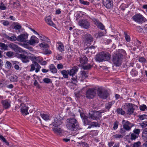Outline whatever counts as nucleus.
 I'll list each match as a JSON object with an SVG mask.
<instances>
[{
    "label": "nucleus",
    "mask_w": 147,
    "mask_h": 147,
    "mask_svg": "<svg viewBox=\"0 0 147 147\" xmlns=\"http://www.w3.org/2000/svg\"><path fill=\"white\" fill-rule=\"evenodd\" d=\"M123 58L122 54L119 53H117L113 55L112 61L115 65L119 66L121 64Z\"/></svg>",
    "instance_id": "obj_4"
},
{
    "label": "nucleus",
    "mask_w": 147,
    "mask_h": 147,
    "mask_svg": "<svg viewBox=\"0 0 147 147\" xmlns=\"http://www.w3.org/2000/svg\"><path fill=\"white\" fill-rule=\"evenodd\" d=\"M18 78L16 75L13 76H11L10 78V80L12 82H17L18 81Z\"/></svg>",
    "instance_id": "obj_37"
},
{
    "label": "nucleus",
    "mask_w": 147,
    "mask_h": 147,
    "mask_svg": "<svg viewBox=\"0 0 147 147\" xmlns=\"http://www.w3.org/2000/svg\"><path fill=\"white\" fill-rule=\"evenodd\" d=\"M98 36L97 38H100L104 35V32H99L98 33Z\"/></svg>",
    "instance_id": "obj_58"
},
{
    "label": "nucleus",
    "mask_w": 147,
    "mask_h": 147,
    "mask_svg": "<svg viewBox=\"0 0 147 147\" xmlns=\"http://www.w3.org/2000/svg\"><path fill=\"white\" fill-rule=\"evenodd\" d=\"M80 3L84 5H88L89 4V2L86 1H84L83 0H79Z\"/></svg>",
    "instance_id": "obj_43"
},
{
    "label": "nucleus",
    "mask_w": 147,
    "mask_h": 147,
    "mask_svg": "<svg viewBox=\"0 0 147 147\" xmlns=\"http://www.w3.org/2000/svg\"><path fill=\"white\" fill-rule=\"evenodd\" d=\"M96 90L94 88H89L86 91V97L89 99L93 98L96 95Z\"/></svg>",
    "instance_id": "obj_7"
},
{
    "label": "nucleus",
    "mask_w": 147,
    "mask_h": 147,
    "mask_svg": "<svg viewBox=\"0 0 147 147\" xmlns=\"http://www.w3.org/2000/svg\"><path fill=\"white\" fill-rule=\"evenodd\" d=\"M39 45L40 47H42L43 49H46L48 47V45L45 43H41L39 44Z\"/></svg>",
    "instance_id": "obj_40"
},
{
    "label": "nucleus",
    "mask_w": 147,
    "mask_h": 147,
    "mask_svg": "<svg viewBox=\"0 0 147 147\" xmlns=\"http://www.w3.org/2000/svg\"><path fill=\"white\" fill-rule=\"evenodd\" d=\"M92 21H93L94 23L100 29L102 30H103L104 29V26L99 21L98 19L95 18H93L92 19Z\"/></svg>",
    "instance_id": "obj_15"
},
{
    "label": "nucleus",
    "mask_w": 147,
    "mask_h": 147,
    "mask_svg": "<svg viewBox=\"0 0 147 147\" xmlns=\"http://www.w3.org/2000/svg\"><path fill=\"white\" fill-rule=\"evenodd\" d=\"M84 36L85 39L84 40L86 43H89L93 41V38L90 34H86Z\"/></svg>",
    "instance_id": "obj_18"
},
{
    "label": "nucleus",
    "mask_w": 147,
    "mask_h": 147,
    "mask_svg": "<svg viewBox=\"0 0 147 147\" xmlns=\"http://www.w3.org/2000/svg\"><path fill=\"white\" fill-rule=\"evenodd\" d=\"M105 112L104 110L100 111H92L89 113V118H90L93 120H97L99 119L101 117V113Z\"/></svg>",
    "instance_id": "obj_5"
},
{
    "label": "nucleus",
    "mask_w": 147,
    "mask_h": 147,
    "mask_svg": "<svg viewBox=\"0 0 147 147\" xmlns=\"http://www.w3.org/2000/svg\"><path fill=\"white\" fill-rule=\"evenodd\" d=\"M63 141L66 142H68L70 141V139L69 138L67 137H66L64 138H63Z\"/></svg>",
    "instance_id": "obj_64"
},
{
    "label": "nucleus",
    "mask_w": 147,
    "mask_h": 147,
    "mask_svg": "<svg viewBox=\"0 0 147 147\" xmlns=\"http://www.w3.org/2000/svg\"><path fill=\"white\" fill-rule=\"evenodd\" d=\"M29 44L31 45H33L35 43H38L39 42L38 39L34 36H32L31 37L30 40H28Z\"/></svg>",
    "instance_id": "obj_24"
},
{
    "label": "nucleus",
    "mask_w": 147,
    "mask_h": 147,
    "mask_svg": "<svg viewBox=\"0 0 147 147\" xmlns=\"http://www.w3.org/2000/svg\"><path fill=\"white\" fill-rule=\"evenodd\" d=\"M141 144V142L140 141H138L135 143L132 144L130 146L129 145H127L126 146V147H139Z\"/></svg>",
    "instance_id": "obj_34"
},
{
    "label": "nucleus",
    "mask_w": 147,
    "mask_h": 147,
    "mask_svg": "<svg viewBox=\"0 0 147 147\" xmlns=\"http://www.w3.org/2000/svg\"><path fill=\"white\" fill-rule=\"evenodd\" d=\"M66 126L67 129L71 131L79 129V124L77 120L72 118L67 119L66 121Z\"/></svg>",
    "instance_id": "obj_1"
},
{
    "label": "nucleus",
    "mask_w": 147,
    "mask_h": 147,
    "mask_svg": "<svg viewBox=\"0 0 147 147\" xmlns=\"http://www.w3.org/2000/svg\"><path fill=\"white\" fill-rule=\"evenodd\" d=\"M43 81L46 83H49L51 82V79L48 78H45L43 79Z\"/></svg>",
    "instance_id": "obj_48"
},
{
    "label": "nucleus",
    "mask_w": 147,
    "mask_h": 147,
    "mask_svg": "<svg viewBox=\"0 0 147 147\" xmlns=\"http://www.w3.org/2000/svg\"><path fill=\"white\" fill-rule=\"evenodd\" d=\"M118 53H120L122 55L123 58V56H125L126 55V53L125 51L124 50L122 49L120 50L119 52H118Z\"/></svg>",
    "instance_id": "obj_51"
},
{
    "label": "nucleus",
    "mask_w": 147,
    "mask_h": 147,
    "mask_svg": "<svg viewBox=\"0 0 147 147\" xmlns=\"http://www.w3.org/2000/svg\"><path fill=\"white\" fill-rule=\"evenodd\" d=\"M127 108V114L130 115L133 113L135 107L137 106L131 103H128L126 105Z\"/></svg>",
    "instance_id": "obj_13"
},
{
    "label": "nucleus",
    "mask_w": 147,
    "mask_h": 147,
    "mask_svg": "<svg viewBox=\"0 0 147 147\" xmlns=\"http://www.w3.org/2000/svg\"><path fill=\"white\" fill-rule=\"evenodd\" d=\"M19 57L23 63H27L29 61L28 57L24 54H20Z\"/></svg>",
    "instance_id": "obj_22"
},
{
    "label": "nucleus",
    "mask_w": 147,
    "mask_h": 147,
    "mask_svg": "<svg viewBox=\"0 0 147 147\" xmlns=\"http://www.w3.org/2000/svg\"><path fill=\"white\" fill-rule=\"evenodd\" d=\"M132 19L134 21L138 23H142L145 19L143 16L140 13H138L134 16Z\"/></svg>",
    "instance_id": "obj_9"
},
{
    "label": "nucleus",
    "mask_w": 147,
    "mask_h": 147,
    "mask_svg": "<svg viewBox=\"0 0 147 147\" xmlns=\"http://www.w3.org/2000/svg\"><path fill=\"white\" fill-rule=\"evenodd\" d=\"M98 94L99 96L103 99H105L108 95L107 91L105 89L102 88H99L98 90Z\"/></svg>",
    "instance_id": "obj_6"
},
{
    "label": "nucleus",
    "mask_w": 147,
    "mask_h": 147,
    "mask_svg": "<svg viewBox=\"0 0 147 147\" xmlns=\"http://www.w3.org/2000/svg\"><path fill=\"white\" fill-rule=\"evenodd\" d=\"M71 83L75 84H77L78 82L77 76H72V78L71 79Z\"/></svg>",
    "instance_id": "obj_33"
},
{
    "label": "nucleus",
    "mask_w": 147,
    "mask_h": 147,
    "mask_svg": "<svg viewBox=\"0 0 147 147\" xmlns=\"http://www.w3.org/2000/svg\"><path fill=\"white\" fill-rule=\"evenodd\" d=\"M30 71H32L35 70V72L36 73L39 71L41 68V66L37 62H32V63L30 65Z\"/></svg>",
    "instance_id": "obj_11"
},
{
    "label": "nucleus",
    "mask_w": 147,
    "mask_h": 147,
    "mask_svg": "<svg viewBox=\"0 0 147 147\" xmlns=\"http://www.w3.org/2000/svg\"><path fill=\"white\" fill-rule=\"evenodd\" d=\"M40 115L45 120L47 121L49 119V115L48 114L41 113Z\"/></svg>",
    "instance_id": "obj_32"
},
{
    "label": "nucleus",
    "mask_w": 147,
    "mask_h": 147,
    "mask_svg": "<svg viewBox=\"0 0 147 147\" xmlns=\"http://www.w3.org/2000/svg\"><path fill=\"white\" fill-rule=\"evenodd\" d=\"M117 112L118 114H121L122 115H124L125 114V112L121 108H118L117 109Z\"/></svg>",
    "instance_id": "obj_35"
},
{
    "label": "nucleus",
    "mask_w": 147,
    "mask_h": 147,
    "mask_svg": "<svg viewBox=\"0 0 147 147\" xmlns=\"http://www.w3.org/2000/svg\"><path fill=\"white\" fill-rule=\"evenodd\" d=\"M142 138L145 142L146 141V140H147V135L142 134Z\"/></svg>",
    "instance_id": "obj_61"
},
{
    "label": "nucleus",
    "mask_w": 147,
    "mask_h": 147,
    "mask_svg": "<svg viewBox=\"0 0 147 147\" xmlns=\"http://www.w3.org/2000/svg\"><path fill=\"white\" fill-rule=\"evenodd\" d=\"M137 138V137L135 134L133 133L131 135V140H135Z\"/></svg>",
    "instance_id": "obj_56"
},
{
    "label": "nucleus",
    "mask_w": 147,
    "mask_h": 147,
    "mask_svg": "<svg viewBox=\"0 0 147 147\" xmlns=\"http://www.w3.org/2000/svg\"><path fill=\"white\" fill-rule=\"evenodd\" d=\"M11 64L9 61H7L5 63V67L6 68L10 69L11 68Z\"/></svg>",
    "instance_id": "obj_42"
},
{
    "label": "nucleus",
    "mask_w": 147,
    "mask_h": 147,
    "mask_svg": "<svg viewBox=\"0 0 147 147\" xmlns=\"http://www.w3.org/2000/svg\"><path fill=\"white\" fill-rule=\"evenodd\" d=\"M88 73L84 71H81L80 72V78H81L80 81H83V80L88 77Z\"/></svg>",
    "instance_id": "obj_25"
},
{
    "label": "nucleus",
    "mask_w": 147,
    "mask_h": 147,
    "mask_svg": "<svg viewBox=\"0 0 147 147\" xmlns=\"http://www.w3.org/2000/svg\"><path fill=\"white\" fill-rule=\"evenodd\" d=\"M78 68L77 66H75L72 67L69 71V75L70 76H74L78 72Z\"/></svg>",
    "instance_id": "obj_23"
},
{
    "label": "nucleus",
    "mask_w": 147,
    "mask_h": 147,
    "mask_svg": "<svg viewBox=\"0 0 147 147\" xmlns=\"http://www.w3.org/2000/svg\"><path fill=\"white\" fill-rule=\"evenodd\" d=\"M124 34L125 35V40L127 42H129L130 41V38L129 35H127L125 33H124Z\"/></svg>",
    "instance_id": "obj_54"
},
{
    "label": "nucleus",
    "mask_w": 147,
    "mask_h": 147,
    "mask_svg": "<svg viewBox=\"0 0 147 147\" xmlns=\"http://www.w3.org/2000/svg\"><path fill=\"white\" fill-rule=\"evenodd\" d=\"M43 53L45 55L50 54L51 53V52L50 50L46 49L43 51Z\"/></svg>",
    "instance_id": "obj_46"
},
{
    "label": "nucleus",
    "mask_w": 147,
    "mask_h": 147,
    "mask_svg": "<svg viewBox=\"0 0 147 147\" xmlns=\"http://www.w3.org/2000/svg\"><path fill=\"white\" fill-rule=\"evenodd\" d=\"M104 5L108 9H111L113 6V1L112 0L103 3Z\"/></svg>",
    "instance_id": "obj_27"
},
{
    "label": "nucleus",
    "mask_w": 147,
    "mask_h": 147,
    "mask_svg": "<svg viewBox=\"0 0 147 147\" xmlns=\"http://www.w3.org/2000/svg\"><path fill=\"white\" fill-rule=\"evenodd\" d=\"M6 9V7L5 5L2 2L0 5V9L1 10H4Z\"/></svg>",
    "instance_id": "obj_49"
},
{
    "label": "nucleus",
    "mask_w": 147,
    "mask_h": 147,
    "mask_svg": "<svg viewBox=\"0 0 147 147\" xmlns=\"http://www.w3.org/2000/svg\"><path fill=\"white\" fill-rule=\"evenodd\" d=\"M31 121L35 124H41V119L38 117H33L31 119Z\"/></svg>",
    "instance_id": "obj_26"
},
{
    "label": "nucleus",
    "mask_w": 147,
    "mask_h": 147,
    "mask_svg": "<svg viewBox=\"0 0 147 147\" xmlns=\"http://www.w3.org/2000/svg\"><path fill=\"white\" fill-rule=\"evenodd\" d=\"M79 143L80 144H82L83 146H84L85 147H87L88 146L87 144L82 142H80Z\"/></svg>",
    "instance_id": "obj_63"
},
{
    "label": "nucleus",
    "mask_w": 147,
    "mask_h": 147,
    "mask_svg": "<svg viewBox=\"0 0 147 147\" xmlns=\"http://www.w3.org/2000/svg\"><path fill=\"white\" fill-rule=\"evenodd\" d=\"M119 122L117 121H116L114 123V126L113 128L114 129H116L118 127V126Z\"/></svg>",
    "instance_id": "obj_50"
},
{
    "label": "nucleus",
    "mask_w": 147,
    "mask_h": 147,
    "mask_svg": "<svg viewBox=\"0 0 147 147\" xmlns=\"http://www.w3.org/2000/svg\"><path fill=\"white\" fill-rule=\"evenodd\" d=\"M138 61L140 62L143 63H144L146 62V59L142 57H139Z\"/></svg>",
    "instance_id": "obj_44"
},
{
    "label": "nucleus",
    "mask_w": 147,
    "mask_h": 147,
    "mask_svg": "<svg viewBox=\"0 0 147 147\" xmlns=\"http://www.w3.org/2000/svg\"><path fill=\"white\" fill-rule=\"evenodd\" d=\"M28 107L24 104H21L20 110L23 115H26L29 114L28 112Z\"/></svg>",
    "instance_id": "obj_17"
},
{
    "label": "nucleus",
    "mask_w": 147,
    "mask_h": 147,
    "mask_svg": "<svg viewBox=\"0 0 147 147\" xmlns=\"http://www.w3.org/2000/svg\"><path fill=\"white\" fill-rule=\"evenodd\" d=\"M80 115L83 120V122L85 125H90L91 123L90 121L88 119L89 117H87L85 115L84 113H80Z\"/></svg>",
    "instance_id": "obj_19"
},
{
    "label": "nucleus",
    "mask_w": 147,
    "mask_h": 147,
    "mask_svg": "<svg viewBox=\"0 0 147 147\" xmlns=\"http://www.w3.org/2000/svg\"><path fill=\"white\" fill-rule=\"evenodd\" d=\"M50 70L53 73H56L57 72V69L53 64L49 66Z\"/></svg>",
    "instance_id": "obj_31"
},
{
    "label": "nucleus",
    "mask_w": 147,
    "mask_h": 147,
    "mask_svg": "<svg viewBox=\"0 0 147 147\" xmlns=\"http://www.w3.org/2000/svg\"><path fill=\"white\" fill-rule=\"evenodd\" d=\"M0 47H2L1 49H3L4 50H7V46L5 44L0 42Z\"/></svg>",
    "instance_id": "obj_39"
},
{
    "label": "nucleus",
    "mask_w": 147,
    "mask_h": 147,
    "mask_svg": "<svg viewBox=\"0 0 147 147\" xmlns=\"http://www.w3.org/2000/svg\"><path fill=\"white\" fill-rule=\"evenodd\" d=\"M146 108V106L145 105H143L140 107V109L142 111H144Z\"/></svg>",
    "instance_id": "obj_52"
},
{
    "label": "nucleus",
    "mask_w": 147,
    "mask_h": 147,
    "mask_svg": "<svg viewBox=\"0 0 147 147\" xmlns=\"http://www.w3.org/2000/svg\"><path fill=\"white\" fill-rule=\"evenodd\" d=\"M0 139L2 140L7 144H8V143L7 141L2 136V135H0Z\"/></svg>",
    "instance_id": "obj_53"
},
{
    "label": "nucleus",
    "mask_w": 147,
    "mask_h": 147,
    "mask_svg": "<svg viewBox=\"0 0 147 147\" xmlns=\"http://www.w3.org/2000/svg\"><path fill=\"white\" fill-rule=\"evenodd\" d=\"M78 24L82 28L88 29L90 27V22L86 19H82L78 22Z\"/></svg>",
    "instance_id": "obj_8"
},
{
    "label": "nucleus",
    "mask_w": 147,
    "mask_h": 147,
    "mask_svg": "<svg viewBox=\"0 0 147 147\" xmlns=\"http://www.w3.org/2000/svg\"><path fill=\"white\" fill-rule=\"evenodd\" d=\"M59 126H53V131L57 135H61L64 132L63 130L59 127Z\"/></svg>",
    "instance_id": "obj_16"
},
{
    "label": "nucleus",
    "mask_w": 147,
    "mask_h": 147,
    "mask_svg": "<svg viewBox=\"0 0 147 147\" xmlns=\"http://www.w3.org/2000/svg\"><path fill=\"white\" fill-rule=\"evenodd\" d=\"M31 61L32 62H37V58L35 57H31Z\"/></svg>",
    "instance_id": "obj_60"
},
{
    "label": "nucleus",
    "mask_w": 147,
    "mask_h": 147,
    "mask_svg": "<svg viewBox=\"0 0 147 147\" xmlns=\"http://www.w3.org/2000/svg\"><path fill=\"white\" fill-rule=\"evenodd\" d=\"M28 35L27 34H23L18 36L17 41L19 42H26L28 41L27 40Z\"/></svg>",
    "instance_id": "obj_12"
},
{
    "label": "nucleus",
    "mask_w": 147,
    "mask_h": 147,
    "mask_svg": "<svg viewBox=\"0 0 147 147\" xmlns=\"http://www.w3.org/2000/svg\"><path fill=\"white\" fill-rule=\"evenodd\" d=\"M63 67V66L61 63L57 65V68L59 69H62Z\"/></svg>",
    "instance_id": "obj_59"
},
{
    "label": "nucleus",
    "mask_w": 147,
    "mask_h": 147,
    "mask_svg": "<svg viewBox=\"0 0 147 147\" xmlns=\"http://www.w3.org/2000/svg\"><path fill=\"white\" fill-rule=\"evenodd\" d=\"M111 57V55L109 53L102 52L96 55L95 59L97 61L102 62L109 61Z\"/></svg>",
    "instance_id": "obj_2"
},
{
    "label": "nucleus",
    "mask_w": 147,
    "mask_h": 147,
    "mask_svg": "<svg viewBox=\"0 0 147 147\" xmlns=\"http://www.w3.org/2000/svg\"><path fill=\"white\" fill-rule=\"evenodd\" d=\"M8 40L11 41H15L16 40H17V38L16 36L13 35L11 37H9L6 34H5L4 36Z\"/></svg>",
    "instance_id": "obj_30"
},
{
    "label": "nucleus",
    "mask_w": 147,
    "mask_h": 147,
    "mask_svg": "<svg viewBox=\"0 0 147 147\" xmlns=\"http://www.w3.org/2000/svg\"><path fill=\"white\" fill-rule=\"evenodd\" d=\"M80 64V65L84 69H90L92 66L90 64L86 65L88 61V59L84 55H81L79 58V60Z\"/></svg>",
    "instance_id": "obj_3"
},
{
    "label": "nucleus",
    "mask_w": 147,
    "mask_h": 147,
    "mask_svg": "<svg viewBox=\"0 0 147 147\" xmlns=\"http://www.w3.org/2000/svg\"><path fill=\"white\" fill-rule=\"evenodd\" d=\"M21 28V26L20 24H17L14 26V28L15 30H19Z\"/></svg>",
    "instance_id": "obj_57"
},
{
    "label": "nucleus",
    "mask_w": 147,
    "mask_h": 147,
    "mask_svg": "<svg viewBox=\"0 0 147 147\" xmlns=\"http://www.w3.org/2000/svg\"><path fill=\"white\" fill-rule=\"evenodd\" d=\"M5 55L8 57L10 58L14 55V53L11 51H8L5 53Z\"/></svg>",
    "instance_id": "obj_38"
},
{
    "label": "nucleus",
    "mask_w": 147,
    "mask_h": 147,
    "mask_svg": "<svg viewBox=\"0 0 147 147\" xmlns=\"http://www.w3.org/2000/svg\"><path fill=\"white\" fill-rule=\"evenodd\" d=\"M9 47L11 49L16 52H20L22 51V49L15 44L13 43L10 44Z\"/></svg>",
    "instance_id": "obj_20"
},
{
    "label": "nucleus",
    "mask_w": 147,
    "mask_h": 147,
    "mask_svg": "<svg viewBox=\"0 0 147 147\" xmlns=\"http://www.w3.org/2000/svg\"><path fill=\"white\" fill-rule=\"evenodd\" d=\"M62 123L61 119L59 118V117H55L54 118V121L50 125L52 126H59Z\"/></svg>",
    "instance_id": "obj_14"
},
{
    "label": "nucleus",
    "mask_w": 147,
    "mask_h": 147,
    "mask_svg": "<svg viewBox=\"0 0 147 147\" xmlns=\"http://www.w3.org/2000/svg\"><path fill=\"white\" fill-rule=\"evenodd\" d=\"M64 47L63 45L62 44L60 43L59 45V46L58 47V49L60 51H62L64 50Z\"/></svg>",
    "instance_id": "obj_41"
},
{
    "label": "nucleus",
    "mask_w": 147,
    "mask_h": 147,
    "mask_svg": "<svg viewBox=\"0 0 147 147\" xmlns=\"http://www.w3.org/2000/svg\"><path fill=\"white\" fill-rule=\"evenodd\" d=\"M45 20L46 22L49 25L54 27L55 26V24L51 20V18L49 16L46 18L45 19Z\"/></svg>",
    "instance_id": "obj_29"
},
{
    "label": "nucleus",
    "mask_w": 147,
    "mask_h": 147,
    "mask_svg": "<svg viewBox=\"0 0 147 147\" xmlns=\"http://www.w3.org/2000/svg\"><path fill=\"white\" fill-rule=\"evenodd\" d=\"M140 119L142 120L144 119H147V115H141L140 117Z\"/></svg>",
    "instance_id": "obj_55"
},
{
    "label": "nucleus",
    "mask_w": 147,
    "mask_h": 147,
    "mask_svg": "<svg viewBox=\"0 0 147 147\" xmlns=\"http://www.w3.org/2000/svg\"><path fill=\"white\" fill-rule=\"evenodd\" d=\"M112 104L111 102H109L105 105V108L108 111L110 109L112 106Z\"/></svg>",
    "instance_id": "obj_36"
},
{
    "label": "nucleus",
    "mask_w": 147,
    "mask_h": 147,
    "mask_svg": "<svg viewBox=\"0 0 147 147\" xmlns=\"http://www.w3.org/2000/svg\"><path fill=\"white\" fill-rule=\"evenodd\" d=\"M69 71L63 70L61 71V74L62 75L63 78H68L69 74Z\"/></svg>",
    "instance_id": "obj_28"
},
{
    "label": "nucleus",
    "mask_w": 147,
    "mask_h": 147,
    "mask_svg": "<svg viewBox=\"0 0 147 147\" xmlns=\"http://www.w3.org/2000/svg\"><path fill=\"white\" fill-rule=\"evenodd\" d=\"M126 130L124 128H121L120 131V133L123 135V136H124L125 135V133Z\"/></svg>",
    "instance_id": "obj_47"
},
{
    "label": "nucleus",
    "mask_w": 147,
    "mask_h": 147,
    "mask_svg": "<svg viewBox=\"0 0 147 147\" xmlns=\"http://www.w3.org/2000/svg\"><path fill=\"white\" fill-rule=\"evenodd\" d=\"M91 124L92 127H99L100 124L98 123L94 122L91 123Z\"/></svg>",
    "instance_id": "obj_45"
},
{
    "label": "nucleus",
    "mask_w": 147,
    "mask_h": 147,
    "mask_svg": "<svg viewBox=\"0 0 147 147\" xmlns=\"http://www.w3.org/2000/svg\"><path fill=\"white\" fill-rule=\"evenodd\" d=\"M122 124L123 125V127L127 131L130 130L131 128L134 126L133 124L131 123L128 121L124 120L122 121Z\"/></svg>",
    "instance_id": "obj_10"
},
{
    "label": "nucleus",
    "mask_w": 147,
    "mask_h": 147,
    "mask_svg": "<svg viewBox=\"0 0 147 147\" xmlns=\"http://www.w3.org/2000/svg\"><path fill=\"white\" fill-rule=\"evenodd\" d=\"M137 30L139 32H142L143 31V29L141 28L140 26L137 27Z\"/></svg>",
    "instance_id": "obj_62"
},
{
    "label": "nucleus",
    "mask_w": 147,
    "mask_h": 147,
    "mask_svg": "<svg viewBox=\"0 0 147 147\" xmlns=\"http://www.w3.org/2000/svg\"><path fill=\"white\" fill-rule=\"evenodd\" d=\"M3 107L5 109H7L10 107L11 102L8 100H2L1 101Z\"/></svg>",
    "instance_id": "obj_21"
}]
</instances>
